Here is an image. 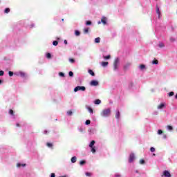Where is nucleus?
<instances>
[{
    "label": "nucleus",
    "mask_w": 177,
    "mask_h": 177,
    "mask_svg": "<svg viewBox=\"0 0 177 177\" xmlns=\"http://www.w3.org/2000/svg\"><path fill=\"white\" fill-rule=\"evenodd\" d=\"M75 35H76V37H80V35H81V32L78 30H75Z\"/></svg>",
    "instance_id": "obj_15"
},
{
    "label": "nucleus",
    "mask_w": 177,
    "mask_h": 177,
    "mask_svg": "<svg viewBox=\"0 0 177 177\" xmlns=\"http://www.w3.org/2000/svg\"><path fill=\"white\" fill-rule=\"evenodd\" d=\"M162 130H161V129L158 130V135H162Z\"/></svg>",
    "instance_id": "obj_42"
},
{
    "label": "nucleus",
    "mask_w": 177,
    "mask_h": 177,
    "mask_svg": "<svg viewBox=\"0 0 177 177\" xmlns=\"http://www.w3.org/2000/svg\"><path fill=\"white\" fill-rule=\"evenodd\" d=\"M69 62H71V63H75V60L73 58H70Z\"/></svg>",
    "instance_id": "obj_38"
},
{
    "label": "nucleus",
    "mask_w": 177,
    "mask_h": 177,
    "mask_svg": "<svg viewBox=\"0 0 177 177\" xmlns=\"http://www.w3.org/2000/svg\"><path fill=\"white\" fill-rule=\"evenodd\" d=\"M163 138H164V139H167V135L166 134H163Z\"/></svg>",
    "instance_id": "obj_50"
},
{
    "label": "nucleus",
    "mask_w": 177,
    "mask_h": 177,
    "mask_svg": "<svg viewBox=\"0 0 177 177\" xmlns=\"http://www.w3.org/2000/svg\"><path fill=\"white\" fill-rule=\"evenodd\" d=\"M19 74H20L21 77H22L23 78L26 77V73L20 72Z\"/></svg>",
    "instance_id": "obj_22"
},
{
    "label": "nucleus",
    "mask_w": 177,
    "mask_h": 177,
    "mask_svg": "<svg viewBox=\"0 0 177 177\" xmlns=\"http://www.w3.org/2000/svg\"><path fill=\"white\" fill-rule=\"evenodd\" d=\"M150 151H151V153H154V151H156V148H154V147H151V148H150Z\"/></svg>",
    "instance_id": "obj_35"
},
{
    "label": "nucleus",
    "mask_w": 177,
    "mask_h": 177,
    "mask_svg": "<svg viewBox=\"0 0 177 177\" xmlns=\"http://www.w3.org/2000/svg\"><path fill=\"white\" fill-rule=\"evenodd\" d=\"M17 167H18V168H20V167H26V164H20V163H17Z\"/></svg>",
    "instance_id": "obj_25"
},
{
    "label": "nucleus",
    "mask_w": 177,
    "mask_h": 177,
    "mask_svg": "<svg viewBox=\"0 0 177 177\" xmlns=\"http://www.w3.org/2000/svg\"><path fill=\"white\" fill-rule=\"evenodd\" d=\"M62 21H64V19H62Z\"/></svg>",
    "instance_id": "obj_54"
},
{
    "label": "nucleus",
    "mask_w": 177,
    "mask_h": 177,
    "mask_svg": "<svg viewBox=\"0 0 177 177\" xmlns=\"http://www.w3.org/2000/svg\"><path fill=\"white\" fill-rule=\"evenodd\" d=\"M68 75H69V77H74V73H73V71H70L68 73Z\"/></svg>",
    "instance_id": "obj_32"
},
{
    "label": "nucleus",
    "mask_w": 177,
    "mask_h": 177,
    "mask_svg": "<svg viewBox=\"0 0 177 177\" xmlns=\"http://www.w3.org/2000/svg\"><path fill=\"white\" fill-rule=\"evenodd\" d=\"M64 44H65V45H67V44H68V43H67V40H66V39L64 40Z\"/></svg>",
    "instance_id": "obj_48"
},
{
    "label": "nucleus",
    "mask_w": 177,
    "mask_h": 177,
    "mask_svg": "<svg viewBox=\"0 0 177 177\" xmlns=\"http://www.w3.org/2000/svg\"><path fill=\"white\" fill-rule=\"evenodd\" d=\"M86 176H92V174L89 173V172H86Z\"/></svg>",
    "instance_id": "obj_45"
},
{
    "label": "nucleus",
    "mask_w": 177,
    "mask_h": 177,
    "mask_svg": "<svg viewBox=\"0 0 177 177\" xmlns=\"http://www.w3.org/2000/svg\"><path fill=\"white\" fill-rule=\"evenodd\" d=\"M53 45H54V46H57V45H59V41H54L53 42Z\"/></svg>",
    "instance_id": "obj_24"
},
{
    "label": "nucleus",
    "mask_w": 177,
    "mask_h": 177,
    "mask_svg": "<svg viewBox=\"0 0 177 177\" xmlns=\"http://www.w3.org/2000/svg\"><path fill=\"white\" fill-rule=\"evenodd\" d=\"M2 84V80H0V84Z\"/></svg>",
    "instance_id": "obj_53"
},
{
    "label": "nucleus",
    "mask_w": 177,
    "mask_h": 177,
    "mask_svg": "<svg viewBox=\"0 0 177 177\" xmlns=\"http://www.w3.org/2000/svg\"><path fill=\"white\" fill-rule=\"evenodd\" d=\"M83 31L84 34H88V32H89V28H84Z\"/></svg>",
    "instance_id": "obj_16"
},
{
    "label": "nucleus",
    "mask_w": 177,
    "mask_h": 177,
    "mask_svg": "<svg viewBox=\"0 0 177 177\" xmlns=\"http://www.w3.org/2000/svg\"><path fill=\"white\" fill-rule=\"evenodd\" d=\"M85 86H77L74 88V92H78V91H82L83 92L85 91Z\"/></svg>",
    "instance_id": "obj_3"
},
{
    "label": "nucleus",
    "mask_w": 177,
    "mask_h": 177,
    "mask_svg": "<svg viewBox=\"0 0 177 177\" xmlns=\"http://www.w3.org/2000/svg\"><path fill=\"white\" fill-rule=\"evenodd\" d=\"M101 21L103 23V24H106V17L102 18Z\"/></svg>",
    "instance_id": "obj_20"
},
{
    "label": "nucleus",
    "mask_w": 177,
    "mask_h": 177,
    "mask_svg": "<svg viewBox=\"0 0 177 177\" xmlns=\"http://www.w3.org/2000/svg\"><path fill=\"white\" fill-rule=\"evenodd\" d=\"M88 74H90V75H92V77H95V72H93V71H92L91 69H89L88 71Z\"/></svg>",
    "instance_id": "obj_10"
},
{
    "label": "nucleus",
    "mask_w": 177,
    "mask_h": 177,
    "mask_svg": "<svg viewBox=\"0 0 177 177\" xmlns=\"http://www.w3.org/2000/svg\"><path fill=\"white\" fill-rule=\"evenodd\" d=\"M129 66H131L130 63H127L124 66V70H128L129 68Z\"/></svg>",
    "instance_id": "obj_11"
},
{
    "label": "nucleus",
    "mask_w": 177,
    "mask_h": 177,
    "mask_svg": "<svg viewBox=\"0 0 177 177\" xmlns=\"http://www.w3.org/2000/svg\"><path fill=\"white\" fill-rule=\"evenodd\" d=\"M152 64H158V60L154 59V60L152 62Z\"/></svg>",
    "instance_id": "obj_31"
},
{
    "label": "nucleus",
    "mask_w": 177,
    "mask_h": 177,
    "mask_svg": "<svg viewBox=\"0 0 177 177\" xmlns=\"http://www.w3.org/2000/svg\"><path fill=\"white\" fill-rule=\"evenodd\" d=\"M3 74H5V72H3V71H0V77H2Z\"/></svg>",
    "instance_id": "obj_43"
},
{
    "label": "nucleus",
    "mask_w": 177,
    "mask_h": 177,
    "mask_svg": "<svg viewBox=\"0 0 177 177\" xmlns=\"http://www.w3.org/2000/svg\"><path fill=\"white\" fill-rule=\"evenodd\" d=\"M111 114V110L110 109H106L102 111L101 115L102 117H109Z\"/></svg>",
    "instance_id": "obj_1"
},
{
    "label": "nucleus",
    "mask_w": 177,
    "mask_h": 177,
    "mask_svg": "<svg viewBox=\"0 0 177 177\" xmlns=\"http://www.w3.org/2000/svg\"><path fill=\"white\" fill-rule=\"evenodd\" d=\"M153 156H156V153H153Z\"/></svg>",
    "instance_id": "obj_57"
},
{
    "label": "nucleus",
    "mask_w": 177,
    "mask_h": 177,
    "mask_svg": "<svg viewBox=\"0 0 177 177\" xmlns=\"http://www.w3.org/2000/svg\"><path fill=\"white\" fill-rule=\"evenodd\" d=\"M86 162L85 160H82V161H80V165H84L86 164Z\"/></svg>",
    "instance_id": "obj_37"
},
{
    "label": "nucleus",
    "mask_w": 177,
    "mask_h": 177,
    "mask_svg": "<svg viewBox=\"0 0 177 177\" xmlns=\"http://www.w3.org/2000/svg\"><path fill=\"white\" fill-rule=\"evenodd\" d=\"M89 147L91 149V153H96V147H95V140H92L89 144Z\"/></svg>",
    "instance_id": "obj_2"
},
{
    "label": "nucleus",
    "mask_w": 177,
    "mask_h": 177,
    "mask_svg": "<svg viewBox=\"0 0 177 177\" xmlns=\"http://www.w3.org/2000/svg\"><path fill=\"white\" fill-rule=\"evenodd\" d=\"M46 146H47L48 147H50V148L52 149V147H53V144H52V143H50V142H47V143H46Z\"/></svg>",
    "instance_id": "obj_19"
},
{
    "label": "nucleus",
    "mask_w": 177,
    "mask_h": 177,
    "mask_svg": "<svg viewBox=\"0 0 177 177\" xmlns=\"http://www.w3.org/2000/svg\"><path fill=\"white\" fill-rule=\"evenodd\" d=\"M46 58L47 59H52V55L49 53L46 54Z\"/></svg>",
    "instance_id": "obj_21"
},
{
    "label": "nucleus",
    "mask_w": 177,
    "mask_h": 177,
    "mask_svg": "<svg viewBox=\"0 0 177 177\" xmlns=\"http://www.w3.org/2000/svg\"><path fill=\"white\" fill-rule=\"evenodd\" d=\"M163 175L165 177H171V173L167 170L163 172Z\"/></svg>",
    "instance_id": "obj_7"
},
{
    "label": "nucleus",
    "mask_w": 177,
    "mask_h": 177,
    "mask_svg": "<svg viewBox=\"0 0 177 177\" xmlns=\"http://www.w3.org/2000/svg\"><path fill=\"white\" fill-rule=\"evenodd\" d=\"M85 124H86V125H89V124H91V120H87L85 122Z\"/></svg>",
    "instance_id": "obj_41"
},
{
    "label": "nucleus",
    "mask_w": 177,
    "mask_h": 177,
    "mask_svg": "<svg viewBox=\"0 0 177 177\" xmlns=\"http://www.w3.org/2000/svg\"><path fill=\"white\" fill-rule=\"evenodd\" d=\"M66 114L68 115H73V111H68L67 112H66Z\"/></svg>",
    "instance_id": "obj_26"
},
{
    "label": "nucleus",
    "mask_w": 177,
    "mask_h": 177,
    "mask_svg": "<svg viewBox=\"0 0 177 177\" xmlns=\"http://www.w3.org/2000/svg\"><path fill=\"white\" fill-rule=\"evenodd\" d=\"M174 95H175V93H174V91H171V92L169 93V97L174 96Z\"/></svg>",
    "instance_id": "obj_40"
},
{
    "label": "nucleus",
    "mask_w": 177,
    "mask_h": 177,
    "mask_svg": "<svg viewBox=\"0 0 177 177\" xmlns=\"http://www.w3.org/2000/svg\"><path fill=\"white\" fill-rule=\"evenodd\" d=\"M94 103L95 104H100V103H102V101L100 100H95Z\"/></svg>",
    "instance_id": "obj_18"
},
{
    "label": "nucleus",
    "mask_w": 177,
    "mask_h": 177,
    "mask_svg": "<svg viewBox=\"0 0 177 177\" xmlns=\"http://www.w3.org/2000/svg\"><path fill=\"white\" fill-rule=\"evenodd\" d=\"M87 110L89 111V113H91V114L93 113V109H92V108L91 107H87Z\"/></svg>",
    "instance_id": "obj_23"
},
{
    "label": "nucleus",
    "mask_w": 177,
    "mask_h": 177,
    "mask_svg": "<svg viewBox=\"0 0 177 177\" xmlns=\"http://www.w3.org/2000/svg\"><path fill=\"white\" fill-rule=\"evenodd\" d=\"M102 67H106V66H109V62H102Z\"/></svg>",
    "instance_id": "obj_13"
},
{
    "label": "nucleus",
    "mask_w": 177,
    "mask_h": 177,
    "mask_svg": "<svg viewBox=\"0 0 177 177\" xmlns=\"http://www.w3.org/2000/svg\"><path fill=\"white\" fill-rule=\"evenodd\" d=\"M140 70H144V68H146V66H145L144 64H141L140 65Z\"/></svg>",
    "instance_id": "obj_29"
},
{
    "label": "nucleus",
    "mask_w": 177,
    "mask_h": 177,
    "mask_svg": "<svg viewBox=\"0 0 177 177\" xmlns=\"http://www.w3.org/2000/svg\"><path fill=\"white\" fill-rule=\"evenodd\" d=\"M95 44H100V37H97L95 39Z\"/></svg>",
    "instance_id": "obj_17"
},
{
    "label": "nucleus",
    "mask_w": 177,
    "mask_h": 177,
    "mask_svg": "<svg viewBox=\"0 0 177 177\" xmlns=\"http://www.w3.org/2000/svg\"><path fill=\"white\" fill-rule=\"evenodd\" d=\"M140 164H145V160L141 159V160H140Z\"/></svg>",
    "instance_id": "obj_46"
},
{
    "label": "nucleus",
    "mask_w": 177,
    "mask_h": 177,
    "mask_svg": "<svg viewBox=\"0 0 177 177\" xmlns=\"http://www.w3.org/2000/svg\"><path fill=\"white\" fill-rule=\"evenodd\" d=\"M90 85L91 86H97V85H99V82L97 80H92L90 82Z\"/></svg>",
    "instance_id": "obj_5"
},
{
    "label": "nucleus",
    "mask_w": 177,
    "mask_h": 177,
    "mask_svg": "<svg viewBox=\"0 0 177 177\" xmlns=\"http://www.w3.org/2000/svg\"><path fill=\"white\" fill-rule=\"evenodd\" d=\"M111 57V55H106V56H104V57H103V58H104V59H110Z\"/></svg>",
    "instance_id": "obj_34"
},
{
    "label": "nucleus",
    "mask_w": 177,
    "mask_h": 177,
    "mask_svg": "<svg viewBox=\"0 0 177 177\" xmlns=\"http://www.w3.org/2000/svg\"><path fill=\"white\" fill-rule=\"evenodd\" d=\"M118 62H119L118 58L115 59L114 63H113V69L114 70H117V68H118Z\"/></svg>",
    "instance_id": "obj_4"
},
{
    "label": "nucleus",
    "mask_w": 177,
    "mask_h": 177,
    "mask_svg": "<svg viewBox=\"0 0 177 177\" xmlns=\"http://www.w3.org/2000/svg\"><path fill=\"white\" fill-rule=\"evenodd\" d=\"M91 24H92V21H86V26H91Z\"/></svg>",
    "instance_id": "obj_28"
},
{
    "label": "nucleus",
    "mask_w": 177,
    "mask_h": 177,
    "mask_svg": "<svg viewBox=\"0 0 177 177\" xmlns=\"http://www.w3.org/2000/svg\"><path fill=\"white\" fill-rule=\"evenodd\" d=\"M17 127H20V124L17 123Z\"/></svg>",
    "instance_id": "obj_52"
},
{
    "label": "nucleus",
    "mask_w": 177,
    "mask_h": 177,
    "mask_svg": "<svg viewBox=\"0 0 177 177\" xmlns=\"http://www.w3.org/2000/svg\"><path fill=\"white\" fill-rule=\"evenodd\" d=\"M164 46H165V45H164V43L159 44V48H164Z\"/></svg>",
    "instance_id": "obj_36"
},
{
    "label": "nucleus",
    "mask_w": 177,
    "mask_h": 177,
    "mask_svg": "<svg viewBox=\"0 0 177 177\" xmlns=\"http://www.w3.org/2000/svg\"><path fill=\"white\" fill-rule=\"evenodd\" d=\"M9 12H10V8H6L5 9L4 12H5V13H9Z\"/></svg>",
    "instance_id": "obj_27"
},
{
    "label": "nucleus",
    "mask_w": 177,
    "mask_h": 177,
    "mask_svg": "<svg viewBox=\"0 0 177 177\" xmlns=\"http://www.w3.org/2000/svg\"><path fill=\"white\" fill-rule=\"evenodd\" d=\"M170 41H171L172 42H174L175 41V39L171 38Z\"/></svg>",
    "instance_id": "obj_51"
},
{
    "label": "nucleus",
    "mask_w": 177,
    "mask_h": 177,
    "mask_svg": "<svg viewBox=\"0 0 177 177\" xmlns=\"http://www.w3.org/2000/svg\"><path fill=\"white\" fill-rule=\"evenodd\" d=\"M98 24H100V21L98 22Z\"/></svg>",
    "instance_id": "obj_56"
},
{
    "label": "nucleus",
    "mask_w": 177,
    "mask_h": 177,
    "mask_svg": "<svg viewBox=\"0 0 177 177\" xmlns=\"http://www.w3.org/2000/svg\"><path fill=\"white\" fill-rule=\"evenodd\" d=\"M50 177H56V174H55V173H52L50 174Z\"/></svg>",
    "instance_id": "obj_47"
},
{
    "label": "nucleus",
    "mask_w": 177,
    "mask_h": 177,
    "mask_svg": "<svg viewBox=\"0 0 177 177\" xmlns=\"http://www.w3.org/2000/svg\"><path fill=\"white\" fill-rule=\"evenodd\" d=\"M59 75L60 77H64V74L62 72H60V73H59Z\"/></svg>",
    "instance_id": "obj_44"
},
{
    "label": "nucleus",
    "mask_w": 177,
    "mask_h": 177,
    "mask_svg": "<svg viewBox=\"0 0 177 177\" xmlns=\"http://www.w3.org/2000/svg\"><path fill=\"white\" fill-rule=\"evenodd\" d=\"M165 107V104H164V103H162L158 106V109L159 110H161V109H164Z\"/></svg>",
    "instance_id": "obj_8"
},
{
    "label": "nucleus",
    "mask_w": 177,
    "mask_h": 177,
    "mask_svg": "<svg viewBox=\"0 0 177 177\" xmlns=\"http://www.w3.org/2000/svg\"><path fill=\"white\" fill-rule=\"evenodd\" d=\"M44 133L45 135H48V131L45 130Z\"/></svg>",
    "instance_id": "obj_49"
},
{
    "label": "nucleus",
    "mask_w": 177,
    "mask_h": 177,
    "mask_svg": "<svg viewBox=\"0 0 177 177\" xmlns=\"http://www.w3.org/2000/svg\"><path fill=\"white\" fill-rule=\"evenodd\" d=\"M156 13L157 15H158V19H160V16H161V12H160V8H158V6H156Z\"/></svg>",
    "instance_id": "obj_9"
},
{
    "label": "nucleus",
    "mask_w": 177,
    "mask_h": 177,
    "mask_svg": "<svg viewBox=\"0 0 177 177\" xmlns=\"http://www.w3.org/2000/svg\"><path fill=\"white\" fill-rule=\"evenodd\" d=\"M133 160H135V154L131 153L129 158V162H133Z\"/></svg>",
    "instance_id": "obj_6"
},
{
    "label": "nucleus",
    "mask_w": 177,
    "mask_h": 177,
    "mask_svg": "<svg viewBox=\"0 0 177 177\" xmlns=\"http://www.w3.org/2000/svg\"><path fill=\"white\" fill-rule=\"evenodd\" d=\"M71 162H73L74 164V162H77V157L73 156L71 158Z\"/></svg>",
    "instance_id": "obj_14"
},
{
    "label": "nucleus",
    "mask_w": 177,
    "mask_h": 177,
    "mask_svg": "<svg viewBox=\"0 0 177 177\" xmlns=\"http://www.w3.org/2000/svg\"><path fill=\"white\" fill-rule=\"evenodd\" d=\"M120 113L119 110L116 111V114H115V118H117L118 120V118H120Z\"/></svg>",
    "instance_id": "obj_12"
},
{
    "label": "nucleus",
    "mask_w": 177,
    "mask_h": 177,
    "mask_svg": "<svg viewBox=\"0 0 177 177\" xmlns=\"http://www.w3.org/2000/svg\"><path fill=\"white\" fill-rule=\"evenodd\" d=\"M176 99H177V94L176 95Z\"/></svg>",
    "instance_id": "obj_55"
},
{
    "label": "nucleus",
    "mask_w": 177,
    "mask_h": 177,
    "mask_svg": "<svg viewBox=\"0 0 177 177\" xmlns=\"http://www.w3.org/2000/svg\"><path fill=\"white\" fill-rule=\"evenodd\" d=\"M8 75H9V77H13V72L9 71L8 72Z\"/></svg>",
    "instance_id": "obj_39"
},
{
    "label": "nucleus",
    "mask_w": 177,
    "mask_h": 177,
    "mask_svg": "<svg viewBox=\"0 0 177 177\" xmlns=\"http://www.w3.org/2000/svg\"><path fill=\"white\" fill-rule=\"evenodd\" d=\"M167 129H169V131H172L174 129V127H172V126L168 125Z\"/></svg>",
    "instance_id": "obj_33"
},
{
    "label": "nucleus",
    "mask_w": 177,
    "mask_h": 177,
    "mask_svg": "<svg viewBox=\"0 0 177 177\" xmlns=\"http://www.w3.org/2000/svg\"><path fill=\"white\" fill-rule=\"evenodd\" d=\"M9 114H10V115H15V112L13 111V110L10 109Z\"/></svg>",
    "instance_id": "obj_30"
}]
</instances>
